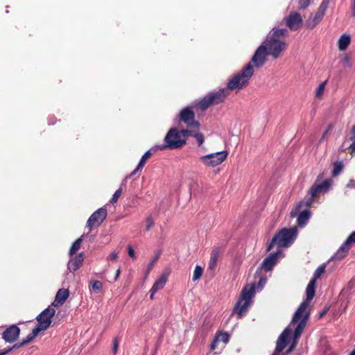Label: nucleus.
Segmentation results:
<instances>
[{"mask_svg":"<svg viewBox=\"0 0 355 355\" xmlns=\"http://www.w3.org/2000/svg\"><path fill=\"white\" fill-rule=\"evenodd\" d=\"M288 31L286 28H272L268 35L266 40L263 42L266 45L270 55L277 59L281 56L282 53L287 48L285 42Z\"/></svg>","mask_w":355,"mask_h":355,"instance_id":"nucleus-1","label":"nucleus"},{"mask_svg":"<svg viewBox=\"0 0 355 355\" xmlns=\"http://www.w3.org/2000/svg\"><path fill=\"white\" fill-rule=\"evenodd\" d=\"M254 73L253 66L251 63H248L241 71L234 73L229 78L225 89L228 92L234 90L239 92L248 86Z\"/></svg>","mask_w":355,"mask_h":355,"instance_id":"nucleus-2","label":"nucleus"},{"mask_svg":"<svg viewBox=\"0 0 355 355\" xmlns=\"http://www.w3.org/2000/svg\"><path fill=\"white\" fill-rule=\"evenodd\" d=\"M297 234V229L296 227L282 229L273 236L267 248V251H270L275 245L279 248L289 247L293 243Z\"/></svg>","mask_w":355,"mask_h":355,"instance_id":"nucleus-3","label":"nucleus"},{"mask_svg":"<svg viewBox=\"0 0 355 355\" xmlns=\"http://www.w3.org/2000/svg\"><path fill=\"white\" fill-rule=\"evenodd\" d=\"M229 94L230 92L225 88L209 92L198 102V107L202 111L206 110L211 106L224 102Z\"/></svg>","mask_w":355,"mask_h":355,"instance_id":"nucleus-4","label":"nucleus"},{"mask_svg":"<svg viewBox=\"0 0 355 355\" xmlns=\"http://www.w3.org/2000/svg\"><path fill=\"white\" fill-rule=\"evenodd\" d=\"M165 144L155 146V148L163 150L165 149H178L186 144L185 139L180 137V132L177 128H171L164 138Z\"/></svg>","mask_w":355,"mask_h":355,"instance_id":"nucleus-5","label":"nucleus"},{"mask_svg":"<svg viewBox=\"0 0 355 355\" xmlns=\"http://www.w3.org/2000/svg\"><path fill=\"white\" fill-rule=\"evenodd\" d=\"M254 295V286L252 285L250 288L245 287L241 293V297L236 303L233 313H236L237 318H241L246 313L248 308L251 304V299Z\"/></svg>","mask_w":355,"mask_h":355,"instance_id":"nucleus-6","label":"nucleus"},{"mask_svg":"<svg viewBox=\"0 0 355 355\" xmlns=\"http://www.w3.org/2000/svg\"><path fill=\"white\" fill-rule=\"evenodd\" d=\"M315 286L316 282H315V279H311L306 289V300L301 303L299 308L294 313L291 321L292 323L297 322L303 313L306 312V311H309L310 301L313 298L315 294Z\"/></svg>","mask_w":355,"mask_h":355,"instance_id":"nucleus-7","label":"nucleus"},{"mask_svg":"<svg viewBox=\"0 0 355 355\" xmlns=\"http://www.w3.org/2000/svg\"><path fill=\"white\" fill-rule=\"evenodd\" d=\"M331 1L332 0H322L315 14L314 15H311L306 21L305 26L306 28L313 29L322 21L329 7V4Z\"/></svg>","mask_w":355,"mask_h":355,"instance_id":"nucleus-8","label":"nucleus"},{"mask_svg":"<svg viewBox=\"0 0 355 355\" xmlns=\"http://www.w3.org/2000/svg\"><path fill=\"white\" fill-rule=\"evenodd\" d=\"M227 150H223L200 157V160L208 167H215L223 163L227 157Z\"/></svg>","mask_w":355,"mask_h":355,"instance_id":"nucleus-9","label":"nucleus"},{"mask_svg":"<svg viewBox=\"0 0 355 355\" xmlns=\"http://www.w3.org/2000/svg\"><path fill=\"white\" fill-rule=\"evenodd\" d=\"M55 314V309L50 306L45 309L36 318L38 322L36 327L39 328L41 331L46 330L50 327L52 322L51 320Z\"/></svg>","mask_w":355,"mask_h":355,"instance_id":"nucleus-10","label":"nucleus"},{"mask_svg":"<svg viewBox=\"0 0 355 355\" xmlns=\"http://www.w3.org/2000/svg\"><path fill=\"white\" fill-rule=\"evenodd\" d=\"M179 120L187 125L189 128H200V123L195 119V113L191 107H184L179 113Z\"/></svg>","mask_w":355,"mask_h":355,"instance_id":"nucleus-11","label":"nucleus"},{"mask_svg":"<svg viewBox=\"0 0 355 355\" xmlns=\"http://www.w3.org/2000/svg\"><path fill=\"white\" fill-rule=\"evenodd\" d=\"M107 209L101 207L94 211L87 221V227L90 232L95 226L98 227L105 220L107 217Z\"/></svg>","mask_w":355,"mask_h":355,"instance_id":"nucleus-12","label":"nucleus"},{"mask_svg":"<svg viewBox=\"0 0 355 355\" xmlns=\"http://www.w3.org/2000/svg\"><path fill=\"white\" fill-rule=\"evenodd\" d=\"M268 55L269 53L267 51L266 45L261 44L256 50L250 63H251L253 67L260 68L266 64L267 55Z\"/></svg>","mask_w":355,"mask_h":355,"instance_id":"nucleus-13","label":"nucleus"},{"mask_svg":"<svg viewBox=\"0 0 355 355\" xmlns=\"http://www.w3.org/2000/svg\"><path fill=\"white\" fill-rule=\"evenodd\" d=\"M322 189H321V186H319L318 184V185H313L311 187L310 190H309V193L311 195V197L306 200L305 202L304 201H301L298 205L297 206V207L295 208V211H292L291 213V215L292 217L295 216V214L299 212L301 209V208L303 207V206H306V207H310L313 202V200L314 198L322 191Z\"/></svg>","mask_w":355,"mask_h":355,"instance_id":"nucleus-14","label":"nucleus"},{"mask_svg":"<svg viewBox=\"0 0 355 355\" xmlns=\"http://www.w3.org/2000/svg\"><path fill=\"white\" fill-rule=\"evenodd\" d=\"M40 329L36 327L32 330V332L29 334L25 339H23L21 342L15 344L12 347H8L0 350V355H6L14 349L21 347L29 343H31L40 332Z\"/></svg>","mask_w":355,"mask_h":355,"instance_id":"nucleus-15","label":"nucleus"},{"mask_svg":"<svg viewBox=\"0 0 355 355\" xmlns=\"http://www.w3.org/2000/svg\"><path fill=\"white\" fill-rule=\"evenodd\" d=\"M355 243V231L352 232L346 239V241L341 245L339 249L334 254L336 259H342L345 257L352 247V244Z\"/></svg>","mask_w":355,"mask_h":355,"instance_id":"nucleus-16","label":"nucleus"},{"mask_svg":"<svg viewBox=\"0 0 355 355\" xmlns=\"http://www.w3.org/2000/svg\"><path fill=\"white\" fill-rule=\"evenodd\" d=\"M302 21L301 15L297 12H291L285 18L286 25L291 31L298 30L302 26Z\"/></svg>","mask_w":355,"mask_h":355,"instance_id":"nucleus-17","label":"nucleus"},{"mask_svg":"<svg viewBox=\"0 0 355 355\" xmlns=\"http://www.w3.org/2000/svg\"><path fill=\"white\" fill-rule=\"evenodd\" d=\"M279 253L280 250L270 253L266 258H265L261 266L257 268L256 274L261 272L263 269L267 272L271 270L277 263Z\"/></svg>","mask_w":355,"mask_h":355,"instance_id":"nucleus-18","label":"nucleus"},{"mask_svg":"<svg viewBox=\"0 0 355 355\" xmlns=\"http://www.w3.org/2000/svg\"><path fill=\"white\" fill-rule=\"evenodd\" d=\"M20 334V329L16 325L12 324L7 327L2 333V338L9 343L16 341Z\"/></svg>","mask_w":355,"mask_h":355,"instance_id":"nucleus-19","label":"nucleus"},{"mask_svg":"<svg viewBox=\"0 0 355 355\" xmlns=\"http://www.w3.org/2000/svg\"><path fill=\"white\" fill-rule=\"evenodd\" d=\"M180 137L183 136L184 139L187 137L191 136L194 137L198 143V146H201L205 141V136L200 132V128H193L188 129H182L180 131Z\"/></svg>","mask_w":355,"mask_h":355,"instance_id":"nucleus-20","label":"nucleus"},{"mask_svg":"<svg viewBox=\"0 0 355 355\" xmlns=\"http://www.w3.org/2000/svg\"><path fill=\"white\" fill-rule=\"evenodd\" d=\"M291 330L286 327L283 332L280 334L277 341L275 349V353L278 355V354L282 352L284 348L288 345V337L291 335Z\"/></svg>","mask_w":355,"mask_h":355,"instance_id":"nucleus-21","label":"nucleus"},{"mask_svg":"<svg viewBox=\"0 0 355 355\" xmlns=\"http://www.w3.org/2000/svg\"><path fill=\"white\" fill-rule=\"evenodd\" d=\"M168 273H163L159 279H157L153 284L150 290V298L153 299L154 295L159 290L162 289L168 282Z\"/></svg>","mask_w":355,"mask_h":355,"instance_id":"nucleus-22","label":"nucleus"},{"mask_svg":"<svg viewBox=\"0 0 355 355\" xmlns=\"http://www.w3.org/2000/svg\"><path fill=\"white\" fill-rule=\"evenodd\" d=\"M309 311H306V312L303 313L302 315L300 316V318L297 321L300 322L294 330L295 340H297L301 336L302 331H304L306 321L309 319Z\"/></svg>","mask_w":355,"mask_h":355,"instance_id":"nucleus-23","label":"nucleus"},{"mask_svg":"<svg viewBox=\"0 0 355 355\" xmlns=\"http://www.w3.org/2000/svg\"><path fill=\"white\" fill-rule=\"evenodd\" d=\"M69 296L68 289L60 288L58 291L54 301L52 302L53 306H60L62 305Z\"/></svg>","mask_w":355,"mask_h":355,"instance_id":"nucleus-24","label":"nucleus"},{"mask_svg":"<svg viewBox=\"0 0 355 355\" xmlns=\"http://www.w3.org/2000/svg\"><path fill=\"white\" fill-rule=\"evenodd\" d=\"M83 260V253H79L78 254L75 255V257L69 261L68 263V269L71 271H76L82 266Z\"/></svg>","mask_w":355,"mask_h":355,"instance_id":"nucleus-25","label":"nucleus"},{"mask_svg":"<svg viewBox=\"0 0 355 355\" xmlns=\"http://www.w3.org/2000/svg\"><path fill=\"white\" fill-rule=\"evenodd\" d=\"M153 151L155 152V150L150 149V150L146 151L144 153V155L141 157V159H140L137 166L136 167V168L130 173V177L133 176L137 172H139V171L142 170V168H144V166L145 164L146 163L147 160L149 159L150 158V157L152 156Z\"/></svg>","mask_w":355,"mask_h":355,"instance_id":"nucleus-26","label":"nucleus"},{"mask_svg":"<svg viewBox=\"0 0 355 355\" xmlns=\"http://www.w3.org/2000/svg\"><path fill=\"white\" fill-rule=\"evenodd\" d=\"M223 252V249L220 246H215L213 248L211 255H210V260L209 263V269H214L217 263L218 258L219 255Z\"/></svg>","mask_w":355,"mask_h":355,"instance_id":"nucleus-27","label":"nucleus"},{"mask_svg":"<svg viewBox=\"0 0 355 355\" xmlns=\"http://www.w3.org/2000/svg\"><path fill=\"white\" fill-rule=\"evenodd\" d=\"M311 216V212L309 209H305L300 213L297 217V225L300 227L304 226L309 220Z\"/></svg>","mask_w":355,"mask_h":355,"instance_id":"nucleus-28","label":"nucleus"},{"mask_svg":"<svg viewBox=\"0 0 355 355\" xmlns=\"http://www.w3.org/2000/svg\"><path fill=\"white\" fill-rule=\"evenodd\" d=\"M350 44L349 35H343L338 40V48L340 51H345Z\"/></svg>","mask_w":355,"mask_h":355,"instance_id":"nucleus-29","label":"nucleus"},{"mask_svg":"<svg viewBox=\"0 0 355 355\" xmlns=\"http://www.w3.org/2000/svg\"><path fill=\"white\" fill-rule=\"evenodd\" d=\"M89 288L90 291L98 293L103 288V284L98 280H91L89 284Z\"/></svg>","mask_w":355,"mask_h":355,"instance_id":"nucleus-30","label":"nucleus"},{"mask_svg":"<svg viewBox=\"0 0 355 355\" xmlns=\"http://www.w3.org/2000/svg\"><path fill=\"white\" fill-rule=\"evenodd\" d=\"M84 237V235H82L80 238L76 239L72 244L70 250L69 254L71 256H73L76 254V252L80 248L81 243L83 242V238Z\"/></svg>","mask_w":355,"mask_h":355,"instance_id":"nucleus-31","label":"nucleus"},{"mask_svg":"<svg viewBox=\"0 0 355 355\" xmlns=\"http://www.w3.org/2000/svg\"><path fill=\"white\" fill-rule=\"evenodd\" d=\"M218 342L221 341L224 344H227L230 340V335L227 332H218L215 337Z\"/></svg>","mask_w":355,"mask_h":355,"instance_id":"nucleus-32","label":"nucleus"},{"mask_svg":"<svg viewBox=\"0 0 355 355\" xmlns=\"http://www.w3.org/2000/svg\"><path fill=\"white\" fill-rule=\"evenodd\" d=\"M343 167H344V165L342 162H336L334 163V170L332 172V175L334 177L338 175L343 171Z\"/></svg>","mask_w":355,"mask_h":355,"instance_id":"nucleus-33","label":"nucleus"},{"mask_svg":"<svg viewBox=\"0 0 355 355\" xmlns=\"http://www.w3.org/2000/svg\"><path fill=\"white\" fill-rule=\"evenodd\" d=\"M326 265L322 264L320 265L314 272L313 277L311 279H315V282H316L317 279L320 278L321 275L325 271Z\"/></svg>","mask_w":355,"mask_h":355,"instance_id":"nucleus-34","label":"nucleus"},{"mask_svg":"<svg viewBox=\"0 0 355 355\" xmlns=\"http://www.w3.org/2000/svg\"><path fill=\"white\" fill-rule=\"evenodd\" d=\"M203 273V268L200 266H196L195 268V270L193 271L192 280L193 282H196L197 280H199Z\"/></svg>","mask_w":355,"mask_h":355,"instance_id":"nucleus-35","label":"nucleus"},{"mask_svg":"<svg viewBox=\"0 0 355 355\" xmlns=\"http://www.w3.org/2000/svg\"><path fill=\"white\" fill-rule=\"evenodd\" d=\"M123 190L122 188H119L113 194L112 198L110 199V202L112 204H114L117 202L118 199L122 194Z\"/></svg>","mask_w":355,"mask_h":355,"instance_id":"nucleus-36","label":"nucleus"},{"mask_svg":"<svg viewBox=\"0 0 355 355\" xmlns=\"http://www.w3.org/2000/svg\"><path fill=\"white\" fill-rule=\"evenodd\" d=\"M326 84H327V80L320 83L319 85V86L317 87L316 92H315L316 97L319 98L322 95Z\"/></svg>","mask_w":355,"mask_h":355,"instance_id":"nucleus-37","label":"nucleus"},{"mask_svg":"<svg viewBox=\"0 0 355 355\" xmlns=\"http://www.w3.org/2000/svg\"><path fill=\"white\" fill-rule=\"evenodd\" d=\"M159 258V253L157 254L156 256L153 258V259L149 263L148 266V270H147L146 274V276L150 273V270L153 269V268L154 267L155 264L157 263Z\"/></svg>","mask_w":355,"mask_h":355,"instance_id":"nucleus-38","label":"nucleus"},{"mask_svg":"<svg viewBox=\"0 0 355 355\" xmlns=\"http://www.w3.org/2000/svg\"><path fill=\"white\" fill-rule=\"evenodd\" d=\"M311 0H298L299 10H305L311 4Z\"/></svg>","mask_w":355,"mask_h":355,"instance_id":"nucleus-39","label":"nucleus"},{"mask_svg":"<svg viewBox=\"0 0 355 355\" xmlns=\"http://www.w3.org/2000/svg\"><path fill=\"white\" fill-rule=\"evenodd\" d=\"M146 230L149 231L150 228L154 225V220L152 216H148L146 220Z\"/></svg>","mask_w":355,"mask_h":355,"instance_id":"nucleus-40","label":"nucleus"},{"mask_svg":"<svg viewBox=\"0 0 355 355\" xmlns=\"http://www.w3.org/2000/svg\"><path fill=\"white\" fill-rule=\"evenodd\" d=\"M120 339L118 337H116L113 340V352L115 354L118 350L119 345Z\"/></svg>","mask_w":355,"mask_h":355,"instance_id":"nucleus-41","label":"nucleus"},{"mask_svg":"<svg viewBox=\"0 0 355 355\" xmlns=\"http://www.w3.org/2000/svg\"><path fill=\"white\" fill-rule=\"evenodd\" d=\"M128 253L131 258H135V250L131 245H128Z\"/></svg>","mask_w":355,"mask_h":355,"instance_id":"nucleus-42","label":"nucleus"},{"mask_svg":"<svg viewBox=\"0 0 355 355\" xmlns=\"http://www.w3.org/2000/svg\"><path fill=\"white\" fill-rule=\"evenodd\" d=\"M297 340H295V337H294L292 344L290 346V347L288 348V349L287 350L286 353H290L291 352H292L293 350V349L295 347V346L297 345Z\"/></svg>","mask_w":355,"mask_h":355,"instance_id":"nucleus-43","label":"nucleus"},{"mask_svg":"<svg viewBox=\"0 0 355 355\" xmlns=\"http://www.w3.org/2000/svg\"><path fill=\"white\" fill-rule=\"evenodd\" d=\"M266 282V277H261L258 282V287L262 288Z\"/></svg>","mask_w":355,"mask_h":355,"instance_id":"nucleus-44","label":"nucleus"},{"mask_svg":"<svg viewBox=\"0 0 355 355\" xmlns=\"http://www.w3.org/2000/svg\"><path fill=\"white\" fill-rule=\"evenodd\" d=\"M218 343V340L215 338L214 339V340L212 341L211 345H210V349L211 350H214L216 349L217 347V344Z\"/></svg>","mask_w":355,"mask_h":355,"instance_id":"nucleus-45","label":"nucleus"},{"mask_svg":"<svg viewBox=\"0 0 355 355\" xmlns=\"http://www.w3.org/2000/svg\"><path fill=\"white\" fill-rule=\"evenodd\" d=\"M352 16L355 18V0H351Z\"/></svg>","mask_w":355,"mask_h":355,"instance_id":"nucleus-46","label":"nucleus"},{"mask_svg":"<svg viewBox=\"0 0 355 355\" xmlns=\"http://www.w3.org/2000/svg\"><path fill=\"white\" fill-rule=\"evenodd\" d=\"M348 288L352 289L355 287V277H354L348 283Z\"/></svg>","mask_w":355,"mask_h":355,"instance_id":"nucleus-47","label":"nucleus"},{"mask_svg":"<svg viewBox=\"0 0 355 355\" xmlns=\"http://www.w3.org/2000/svg\"><path fill=\"white\" fill-rule=\"evenodd\" d=\"M318 185L321 186V189L323 190L324 189L328 188L329 187V180H324L322 184Z\"/></svg>","mask_w":355,"mask_h":355,"instance_id":"nucleus-48","label":"nucleus"},{"mask_svg":"<svg viewBox=\"0 0 355 355\" xmlns=\"http://www.w3.org/2000/svg\"><path fill=\"white\" fill-rule=\"evenodd\" d=\"M343 62L346 64L347 66H350V58L349 55H346L343 59Z\"/></svg>","mask_w":355,"mask_h":355,"instance_id":"nucleus-49","label":"nucleus"},{"mask_svg":"<svg viewBox=\"0 0 355 355\" xmlns=\"http://www.w3.org/2000/svg\"><path fill=\"white\" fill-rule=\"evenodd\" d=\"M117 258L118 254L115 252H113L112 253H111L108 259L110 260H116Z\"/></svg>","mask_w":355,"mask_h":355,"instance_id":"nucleus-50","label":"nucleus"},{"mask_svg":"<svg viewBox=\"0 0 355 355\" xmlns=\"http://www.w3.org/2000/svg\"><path fill=\"white\" fill-rule=\"evenodd\" d=\"M347 187L348 188H355V180H351L348 182V184H347Z\"/></svg>","mask_w":355,"mask_h":355,"instance_id":"nucleus-51","label":"nucleus"},{"mask_svg":"<svg viewBox=\"0 0 355 355\" xmlns=\"http://www.w3.org/2000/svg\"><path fill=\"white\" fill-rule=\"evenodd\" d=\"M349 150L351 153L355 152V140L352 142V144L350 145Z\"/></svg>","mask_w":355,"mask_h":355,"instance_id":"nucleus-52","label":"nucleus"},{"mask_svg":"<svg viewBox=\"0 0 355 355\" xmlns=\"http://www.w3.org/2000/svg\"><path fill=\"white\" fill-rule=\"evenodd\" d=\"M351 139H353L355 138V125L353 127L351 132Z\"/></svg>","mask_w":355,"mask_h":355,"instance_id":"nucleus-53","label":"nucleus"},{"mask_svg":"<svg viewBox=\"0 0 355 355\" xmlns=\"http://www.w3.org/2000/svg\"><path fill=\"white\" fill-rule=\"evenodd\" d=\"M327 311H328V309H327H327H325L322 312H321V313H320V316H319V318H322V317L326 314V313L327 312Z\"/></svg>","mask_w":355,"mask_h":355,"instance_id":"nucleus-54","label":"nucleus"},{"mask_svg":"<svg viewBox=\"0 0 355 355\" xmlns=\"http://www.w3.org/2000/svg\"><path fill=\"white\" fill-rule=\"evenodd\" d=\"M119 275H120V269H118L116 270V276H115V278H114L115 281L118 279V277H119Z\"/></svg>","mask_w":355,"mask_h":355,"instance_id":"nucleus-55","label":"nucleus"},{"mask_svg":"<svg viewBox=\"0 0 355 355\" xmlns=\"http://www.w3.org/2000/svg\"><path fill=\"white\" fill-rule=\"evenodd\" d=\"M349 355H355V349H353Z\"/></svg>","mask_w":355,"mask_h":355,"instance_id":"nucleus-56","label":"nucleus"},{"mask_svg":"<svg viewBox=\"0 0 355 355\" xmlns=\"http://www.w3.org/2000/svg\"><path fill=\"white\" fill-rule=\"evenodd\" d=\"M326 134H327V132L323 134L322 139L324 138V137L326 136Z\"/></svg>","mask_w":355,"mask_h":355,"instance_id":"nucleus-57","label":"nucleus"},{"mask_svg":"<svg viewBox=\"0 0 355 355\" xmlns=\"http://www.w3.org/2000/svg\"><path fill=\"white\" fill-rule=\"evenodd\" d=\"M272 355H277V354H276V353H274Z\"/></svg>","mask_w":355,"mask_h":355,"instance_id":"nucleus-58","label":"nucleus"}]
</instances>
